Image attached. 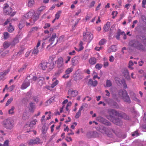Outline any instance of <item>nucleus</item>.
<instances>
[{"label":"nucleus","mask_w":146,"mask_h":146,"mask_svg":"<svg viewBox=\"0 0 146 146\" xmlns=\"http://www.w3.org/2000/svg\"><path fill=\"white\" fill-rule=\"evenodd\" d=\"M34 14V11H30L23 15V18L24 20L27 19L32 17L31 19L29 20V23L26 21L27 26L33 25L35 22L38 19L39 15L38 14L36 13L35 15Z\"/></svg>","instance_id":"nucleus-1"},{"label":"nucleus","mask_w":146,"mask_h":146,"mask_svg":"<svg viewBox=\"0 0 146 146\" xmlns=\"http://www.w3.org/2000/svg\"><path fill=\"white\" fill-rule=\"evenodd\" d=\"M141 42L145 46L142 45L141 43L137 41H134L130 42V45L132 47L135 48L137 49L141 50H146V37L141 36L140 37Z\"/></svg>","instance_id":"nucleus-2"},{"label":"nucleus","mask_w":146,"mask_h":146,"mask_svg":"<svg viewBox=\"0 0 146 146\" xmlns=\"http://www.w3.org/2000/svg\"><path fill=\"white\" fill-rule=\"evenodd\" d=\"M15 120L13 118L9 117L4 120L3 126L7 129L12 130L15 125Z\"/></svg>","instance_id":"nucleus-3"},{"label":"nucleus","mask_w":146,"mask_h":146,"mask_svg":"<svg viewBox=\"0 0 146 146\" xmlns=\"http://www.w3.org/2000/svg\"><path fill=\"white\" fill-rule=\"evenodd\" d=\"M119 96L125 102L130 103L131 101L127 92L125 90H121L119 92Z\"/></svg>","instance_id":"nucleus-4"},{"label":"nucleus","mask_w":146,"mask_h":146,"mask_svg":"<svg viewBox=\"0 0 146 146\" xmlns=\"http://www.w3.org/2000/svg\"><path fill=\"white\" fill-rule=\"evenodd\" d=\"M12 9L9 7V5L7 4H4L3 8L4 13L5 15H10L11 16H13L15 14V13H12Z\"/></svg>","instance_id":"nucleus-5"},{"label":"nucleus","mask_w":146,"mask_h":146,"mask_svg":"<svg viewBox=\"0 0 146 146\" xmlns=\"http://www.w3.org/2000/svg\"><path fill=\"white\" fill-rule=\"evenodd\" d=\"M83 40L84 41H88L90 42L92 39L93 36L92 33L87 32L86 33H83Z\"/></svg>","instance_id":"nucleus-6"},{"label":"nucleus","mask_w":146,"mask_h":146,"mask_svg":"<svg viewBox=\"0 0 146 146\" xmlns=\"http://www.w3.org/2000/svg\"><path fill=\"white\" fill-rule=\"evenodd\" d=\"M97 130L104 134L110 135L111 134L108 133V131H111V130L110 128H107L102 125H100L96 128Z\"/></svg>","instance_id":"nucleus-7"},{"label":"nucleus","mask_w":146,"mask_h":146,"mask_svg":"<svg viewBox=\"0 0 146 146\" xmlns=\"http://www.w3.org/2000/svg\"><path fill=\"white\" fill-rule=\"evenodd\" d=\"M57 68L60 70H62L64 68L63 60L62 58L60 57L56 61Z\"/></svg>","instance_id":"nucleus-8"},{"label":"nucleus","mask_w":146,"mask_h":146,"mask_svg":"<svg viewBox=\"0 0 146 146\" xmlns=\"http://www.w3.org/2000/svg\"><path fill=\"white\" fill-rule=\"evenodd\" d=\"M119 112L113 109H110L108 110V113L109 114L110 116H107V117L110 119V118L113 115L118 116Z\"/></svg>","instance_id":"nucleus-9"},{"label":"nucleus","mask_w":146,"mask_h":146,"mask_svg":"<svg viewBox=\"0 0 146 146\" xmlns=\"http://www.w3.org/2000/svg\"><path fill=\"white\" fill-rule=\"evenodd\" d=\"M29 77V76L27 77L24 81L21 86V89H25L30 85V82L29 81V79H28Z\"/></svg>","instance_id":"nucleus-10"},{"label":"nucleus","mask_w":146,"mask_h":146,"mask_svg":"<svg viewBox=\"0 0 146 146\" xmlns=\"http://www.w3.org/2000/svg\"><path fill=\"white\" fill-rule=\"evenodd\" d=\"M30 145H33L34 144H38L40 143V140L39 138H36L35 139H30L28 142Z\"/></svg>","instance_id":"nucleus-11"},{"label":"nucleus","mask_w":146,"mask_h":146,"mask_svg":"<svg viewBox=\"0 0 146 146\" xmlns=\"http://www.w3.org/2000/svg\"><path fill=\"white\" fill-rule=\"evenodd\" d=\"M40 41L38 40V43L36 47H35L34 49L31 50L32 54L34 55H36L38 52V47L40 46Z\"/></svg>","instance_id":"nucleus-12"},{"label":"nucleus","mask_w":146,"mask_h":146,"mask_svg":"<svg viewBox=\"0 0 146 146\" xmlns=\"http://www.w3.org/2000/svg\"><path fill=\"white\" fill-rule=\"evenodd\" d=\"M71 62L72 66H76L79 63L78 58L74 57L72 59Z\"/></svg>","instance_id":"nucleus-13"},{"label":"nucleus","mask_w":146,"mask_h":146,"mask_svg":"<svg viewBox=\"0 0 146 146\" xmlns=\"http://www.w3.org/2000/svg\"><path fill=\"white\" fill-rule=\"evenodd\" d=\"M112 121L116 125H122V122L121 120L119 118L113 119Z\"/></svg>","instance_id":"nucleus-14"},{"label":"nucleus","mask_w":146,"mask_h":146,"mask_svg":"<svg viewBox=\"0 0 146 146\" xmlns=\"http://www.w3.org/2000/svg\"><path fill=\"white\" fill-rule=\"evenodd\" d=\"M84 105L82 104L80 108L78 111L77 112L75 115V117L76 119L78 118L81 115V111L84 108Z\"/></svg>","instance_id":"nucleus-15"},{"label":"nucleus","mask_w":146,"mask_h":146,"mask_svg":"<svg viewBox=\"0 0 146 146\" xmlns=\"http://www.w3.org/2000/svg\"><path fill=\"white\" fill-rule=\"evenodd\" d=\"M69 95L72 97H74L76 96L78 94V92L76 90H69L68 91Z\"/></svg>","instance_id":"nucleus-16"},{"label":"nucleus","mask_w":146,"mask_h":146,"mask_svg":"<svg viewBox=\"0 0 146 146\" xmlns=\"http://www.w3.org/2000/svg\"><path fill=\"white\" fill-rule=\"evenodd\" d=\"M48 63L46 62H43L39 65V68L42 70H44L47 67Z\"/></svg>","instance_id":"nucleus-17"},{"label":"nucleus","mask_w":146,"mask_h":146,"mask_svg":"<svg viewBox=\"0 0 146 146\" xmlns=\"http://www.w3.org/2000/svg\"><path fill=\"white\" fill-rule=\"evenodd\" d=\"M9 70V69L5 71L4 72H2L0 73V79L3 80L4 79L5 76L7 74Z\"/></svg>","instance_id":"nucleus-18"},{"label":"nucleus","mask_w":146,"mask_h":146,"mask_svg":"<svg viewBox=\"0 0 146 146\" xmlns=\"http://www.w3.org/2000/svg\"><path fill=\"white\" fill-rule=\"evenodd\" d=\"M123 73L125 78L128 80H129L130 78L129 75V73L128 70L127 69H124L123 71Z\"/></svg>","instance_id":"nucleus-19"},{"label":"nucleus","mask_w":146,"mask_h":146,"mask_svg":"<svg viewBox=\"0 0 146 146\" xmlns=\"http://www.w3.org/2000/svg\"><path fill=\"white\" fill-rule=\"evenodd\" d=\"M88 84L93 86H96L98 84V82L96 80L93 81L92 80L90 79L88 82Z\"/></svg>","instance_id":"nucleus-20"},{"label":"nucleus","mask_w":146,"mask_h":146,"mask_svg":"<svg viewBox=\"0 0 146 146\" xmlns=\"http://www.w3.org/2000/svg\"><path fill=\"white\" fill-rule=\"evenodd\" d=\"M119 115H118V117H120L122 118H123L125 119H129V117L125 114L121 112H119Z\"/></svg>","instance_id":"nucleus-21"},{"label":"nucleus","mask_w":146,"mask_h":146,"mask_svg":"<svg viewBox=\"0 0 146 146\" xmlns=\"http://www.w3.org/2000/svg\"><path fill=\"white\" fill-rule=\"evenodd\" d=\"M56 79L55 78H54L52 80V81L53 82L51 86L52 88H54L58 83V80H56Z\"/></svg>","instance_id":"nucleus-22"},{"label":"nucleus","mask_w":146,"mask_h":146,"mask_svg":"<svg viewBox=\"0 0 146 146\" xmlns=\"http://www.w3.org/2000/svg\"><path fill=\"white\" fill-rule=\"evenodd\" d=\"M110 22H108L107 23L106 25L104 26V31L105 32L108 31L110 27Z\"/></svg>","instance_id":"nucleus-23"},{"label":"nucleus","mask_w":146,"mask_h":146,"mask_svg":"<svg viewBox=\"0 0 146 146\" xmlns=\"http://www.w3.org/2000/svg\"><path fill=\"white\" fill-rule=\"evenodd\" d=\"M117 50L116 48L115 45H112L110 47L108 50L109 53L111 52H115Z\"/></svg>","instance_id":"nucleus-24"},{"label":"nucleus","mask_w":146,"mask_h":146,"mask_svg":"<svg viewBox=\"0 0 146 146\" xmlns=\"http://www.w3.org/2000/svg\"><path fill=\"white\" fill-rule=\"evenodd\" d=\"M44 78L42 77H40L38 78V83L40 86H42L43 84V81L44 80Z\"/></svg>","instance_id":"nucleus-25"},{"label":"nucleus","mask_w":146,"mask_h":146,"mask_svg":"<svg viewBox=\"0 0 146 146\" xmlns=\"http://www.w3.org/2000/svg\"><path fill=\"white\" fill-rule=\"evenodd\" d=\"M110 129L111 130V131H108V133H109L111 134L110 135H108V134H106L108 136L110 137H112L113 136L112 133H114L116 135H118V134L117 133V132L116 131H115L114 130H113V129L110 128Z\"/></svg>","instance_id":"nucleus-26"},{"label":"nucleus","mask_w":146,"mask_h":146,"mask_svg":"<svg viewBox=\"0 0 146 146\" xmlns=\"http://www.w3.org/2000/svg\"><path fill=\"white\" fill-rule=\"evenodd\" d=\"M47 67L50 70L53 69L54 67V64L53 62L48 63Z\"/></svg>","instance_id":"nucleus-27"},{"label":"nucleus","mask_w":146,"mask_h":146,"mask_svg":"<svg viewBox=\"0 0 146 146\" xmlns=\"http://www.w3.org/2000/svg\"><path fill=\"white\" fill-rule=\"evenodd\" d=\"M89 61L90 64L92 65L94 64L96 62V59L94 58H92L90 59Z\"/></svg>","instance_id":"nucleus-28"},{"label":"nucleus","mask_w":146,"mask_h":146,"mask_svg":"<svg viewBox=\"0 0 146 146\" xmlns=\"http://www.w3.org/2000/svg\"><path fill=\"white\" fill-rule=\"evenodd\" d=\"M56 37V34L55 33H53L51 37L50 38L49 40V41L52 42L50 44H52L53 43V42L54 41V39Z\"/></svg>","instance_id":"nucleus-29"},{"label":"nucleus","mask_w":146,"mask_h":146,"mask_svg":"<svg viewBox=\"0 0 146 146\" xmlns=\"http://www.w3.org/2000/svg\"><path fill=\"white\" fill-rule=\"evenodd\" d=\"M11 44V43L10 42L5 41L3 43V46L6 49L9 47Z\"/></svg>","instance_id":"nucleus-30"},{"label":"nucleus","mask_w":146,"mask_h":146,"mask_svg":"<svg viewBox=\"0 0 146 146\" xmlns=\"http://www.w3.org/2000/svg\"><path fill=\"white\" fill-rule=\"evenodd\" d=\"M37 120L36 119H35L31 121L29 124V126L30 127H33L34 125H35L36 123L37 122Z\"/></svg>","instance_id":"nucleus-31"},{"label":"nucleus","mask_w":146,"mask_h":146,"mask_svg":"<svg viewBox=\"0 0 146 146\" xmlns=\"http://www.w3.org/2000/svg\"><path fill=\"white\" fill-rule=\"evenodd\" d=\"M14 30V27L11 24L9 25V26L7 28L8 31L10 32L11 33Z\"/></svg>","instance_id":"nucleus-32"},{"label":"nucleus","mask_w":146,"mask_h":146,"mask_svg":"<svg viewBox=\"0 0 146 146\" xmlns=\"http://www.w3.org/2000/svg\"><path fill=\"white\" fill-rule=\"evenodd\" d=\"M25 22L22 20L21 21L19 24V28L20 29H22L25 25Z\"/></svg>","instance_id":"nucleus-33"},{"label":"nucleus","mask_w":146,"mask_h":146,"mask_svg":"<svg viewBox=\"0 0 146 146\" xmlns=\"http://www.w3.org/2000/svg\"><path fill=\"white\" fill-rule=\"evenodd\" d=\"M73 70V67H72L68 68L65 71L66 74H70Z\"/></svg>","instance_id":"nucleus-34"},{"label":"nucleus","mask_w":146,"mask_h":146,"mask_svg":"<svg viewBox=\"0 0 146 146\" xmlns=\"http://www.w3.org/2000/svg\"><path fill=\"white\" fill-rule=\"evenodd\" d=\"M61 13V11H58L55 15V19H58L60 17V14Z\"/></svg>","instance_id":"nucleus-35"},{"label":"nucleus","mask_w":146,"mask_h":146,"mask_svg":"<svg viewBox=\"0 0 146 146\" xmlns=\"http://www.w3.org/2000/svg\"><path fill=\"white\" fill-rule=\"evenodd\" d=\"M30 108L29 110L30 111H32V109L35 108L34 104L32 102H30L29 103Z\"/></svg>","instance_id":"nucleus-36"},{"label":"nucleus","mask_w":146,"mask_h":146,"mask_svg":"<svg viewBox=\"0 0 146 146\" xmlns=\"http://www.w3.org/2000/svg\"><path fill=\"white\" fill-rule=\"evenodd\" d=\"M34 4V0H28V5L29 7H32Z\"/></svg>","instance_id":"nucleus-37"},{"label":"nucleus","mask_w":146,"mask_h":146,"mask_svg":"<svg viewBox=\"0 0 146 146\" xmlns=\"http://www.w3.org/2000/svg\"><path fill=\"white\" fill-rule=\"evenodd\" d=\"M83 42L82 41H80L79 44V48L78 49V52L80 51L83 49L84 47L83 46Z\"/></svg>","instance_id":"nucleus-38"},{"label":"nucleus","mask_w":146,"mask_h":146,"mask_svg":"<svg viewBox=\"0 0 146 146\" xmlns=\"http://www.w3.org/2000/svg\"><path fill=\"white\" fill-rule=\"evenodd\" d=\"M19 42V40L17 38L15 39L11 43V45L12 46H14L16 44L18 43Z\"/></svg>","instance_id":"nucleus-39"},{"label":"nucleus","mask_w":146,"mask_h":146,"mask_svg":"<svg viewBox=\"0 0 146 146\" xmlns=\"http://www.w3.org/2000/svg\"><path fill=\"white\" fill-rule=\"evenodd\" d=\"M111 85L112 83L109 80H107L106 82V87H111Z\"/></svg>","instance_id":"nucleus-40"},{"label":"nucleus","mask_w":146,"mask_h":146,"mask_svg":"<svg viewBox=\"0 0 146 146\" xmlns=\"http://www.w3.org/2000/svg\"><path fill=\"white\" fill-rule=\"evenodd\" d=\"M48 129L47 127L46 126H43L42 129V132L43 133H45Z\"/></svg>","instance_id":"nucleus-41"},{"label":"nucleus","mask_w":146,"mask_h":146,"mask_svg":"<svg viewBox=\"0 0 146 146\" xmlns=\"http://www.w3.org/2000/svg\"><path fill=\"white\" fill-rule=\"evenodd\" d=\"M133 64H134L133 63V61L132 60H130L129 61V68L131 70L133 69V68L132 67V66H133Z\"/></svg>","instance_id":"nucleus-42"},{"label":"nucleus","mask_w":146,"mask_h":146,"mask_svg":"<svg viewBox=\"0 0 146 146\" xmlns=\"http://www.w3.org/2000/svg\"><path fill=\"white\" fill-rule=\"evenodd\" d=\"M15 109V107L13 106L11 107V109L9 111V114H12L14 113V110Z\"/></svg>","instance_id":"nucleus-43"},{"label":"nucleus","mask_w":146,"mask_h":146,"mask_svg":"<svg viewBox=\"0 0 146 146\" xmlns=\"http://www.w3.org/2000/svg\"><path fill=\"white\" fill-rule=\"evenodd\" d=\"M13 100V98H11L7 100L6 103V106H7L9 104H10L12 101Z\"/></svg>","instance_id":"nucleus-44"},{"label":"nucleus","mask_w":146,"mask_h":146,"mask_svg":"<svg viewBox=\"0 0 146 146\" xmlns=\"http://www.w3.org/2000/svg\"><path fill=\"white\" fill-rule=\"evenodd\" d=\"M9 37V34L7 32H5L4 33V38L7 39Z\"/></svg>","instance_id":"nucleus-45"},{"label":"nucleus","mask_w":146,"mask_h":146,"mask_svg":"<svg viewBox=\"0 0 146 146\" xmlns=\"http://www.w3.org/2000/svg\"><path fill=\"white\" fill-rule=\"evenodd\" d=\"M97 119L100 121L101 122L104 123V121L105 119L101 117H98L97 118Z\"/></svg>","instance_id":"nucleus-46"},{"label":"nucleus","mask_w":146,"mask_h":146,"mask_svg":"<svg viewBox=\"0 0 146 146\" xmlns=\"http://www.w3.org/2000/svg\"><path fill=\"white\" fill-rule=\"evenodd\" d=\"M102 64H97L95 66L96 68L100 70L102 67Z\"/></svg>","instance_id":"nucleus-47"},{"label":"nucleus","mask_w":146,"mask_h":146,"mask_svg":"<svg viewBox=\"0 0 146 146\" xmlns=\"http://www.w3.org/2000/svg\"><path fill=\"white\" fill-rule=\"evenodd\" d=\"M106 42V40L104 39H102L99 42V44L102 45L104 44Z\"/></svg>","instance_id":"nucleus-48"},{"label":"nucleus","mask_w":146,"mask_h":146,"mask_svg":"<svg viewBox=\"0 0 146 146\" xmlns=\"http://www.w3.org/2000/svg\"><path fill=\"white\" fill-rule=\"evenodd\" d=\"M121 30L120 29H118L117 31V35L116 36V38L117 39H119L120 38V35Z\"/></svg>","instance_id":"nucleus-49"},{"label":"nucleus","mask_w":146,"mask_h":146,"mask_svg":"<svg viewBox=\"0 0 146 146\" xmlns=\"http://www.w3.org/2000/svg\"><path fill=\"white\" fill-rule=\"evenodd\" d=\"M27 66V65L25 64L22 67L20 68L19 70V72H22L23 71V70L26 68Z\"/></svg>","instance_id":"nucleus-50"},{"label":"nucleus","mask_w":146,"mask_h":146,"mask_svg":"<svg viewBox=\"0 0 146 146\" xmlns=\"http://www.w3.org/2000/svg\"><path fill=\"white\" fill-rule=\"evenodd\" d=\"M9 142L8 140H7L4 141L3 143V146H9Z\"/></svg>","instance_id":"nucleus-51"},{"label":"nucleus","mask_w":146,"mask_h":146,"mask_svg":"<svg viewBox=\"0 0 146 146\" xmlns=\"http://www.w3.org/2000/svg\"><path fill=\"white\" fill-rule=\"evenodd\" d=\"M45 7L44 6H42L40 7L38 9V11L41 12L44 10L45 9Z\"/></svg>","instance_id":"nucleus-52"},{"label":"nucleus","mask_w":146,"mask_h":146,"mask_svg":"<svg viewBox=\"0 0 146 146\" xmlns=\"http://www.w3.org/2000/svg\"><path fill=\"white\" fill-rule=\"evenodd\" d=\"M93 79L95 80L96 78L97 77V73L96 72H95L94 71L93 73Z\"/></svg>","instance_id":"nucleus-53"},{"label":"nucleus","mask_w":146,"mask_h":146,"mask_svg":"<svg viewBox=\"0 0 146 146\" xmlns=\"http://www.w3.org/2000/svg\"><path fill=\"white\" fill-rule=\"evenodd\" d=\"M68 54L70 55H74L76 54V52L75 50H73L72 51L69 52H68Z\"/></svg>","instance_id":"nucleus-54"},{"label":"nucleus","mask_w":146,"mask_h":146,"mask_svg":"<svg viewBox=\"0 0 146 146\" xmlns=\"http://www.w3.org/2000/svg\"><path fill=\"white\" fill-rule=\"evenodd\" d=\"M117 11H113L112 13V15L113 16V18H114L117 15Z\"/></svg>","instance_id":"nucleus-55"},{"label":"nucleus","mask_w":146,"mask_h":146,"mask_svg":"<svg viewBox=\"0 0 146 146\" xmlns=\"http://www.w3.org/2000/svg\"><path fill=\"white\" fill-rule=\"evenodd\" d=\"M71 57L70 56H67L66 58V60L65 61L66 64H67L68 62L70 60Z\"/></svg>","instance_id":"nucleus-56"},{"label":"nucleus","mask_w":146,"mask_h":146,"mask_svg":"<svg viewBox=\"0 0 146 146\" xmlns=\"http://www.w3.org/2000/svg\"><path fill=\"white\" fill-rule=\"evenodd\" d=\"M121 82L122 83V84L124 86V88H127V85H126V84H125V80H122L121 81Z\"/></svg>","instance_id":"nucleus-57"},{"label":"nucleus","mask_w":146,"mask_h":146,"mask_svg":"<svg viewBox=\"0 0 146 146\" xmlns=\"http://www.w3.org/2000/svg\"><path fill=\"white\" fill-rule=\"evenodd\" d=\"M146 3V0H143L142 1V7H145V5Z\"/></svg>","instance_id":"nucleus-58"},{"label":"nucleus","mask_w":146,"mask_h":146,"mask_svg":"<svg viewBox=\"0 0 146 146\" xmlns=\"http://www.w3.org/2000/svg\"><path fill=\"white\" fill-rule=\"evenodd\" d=\"M50 26V25L49 23H46L44 27V29H46L49 27Z\"/></svg>","instance_id":"nucleus-59"},{"label":"nucleus","mask_w":146,"mask_h":146,"mask_svg":"<svg viewBox=\"0 0 146 146\" xmlns=\"http://www.w3.org/2000/svg\"><path fill=\"white\" fill-rule=\"evenodd\" d=\"M95 2L94 1H93L91 2L89 6V8H91L93 7L95 4Z\"/></svg>","instance_id":"nucleus-60"},{"label":"nucleus","mask_w":146,"mask_h":146,"mask_svg":"<svg viewBox=\"0 0 146 146\" xmlns=\"http://www.w3.org/2000/svg\"><path fill=\"white\" fill-rule=\"evenodd\" d=\"M33 100L35 102H37L38 101V98L36 96H34L33 97Z\"/></svg>","instance_id":"nucleus-61"},{"label":"nucleus","mask_w":146,"mask_h":146,"mask_svg":"<svg viewBox=\"0 0 146 146\" xmlns=\"http://www.w3.org/2000/svg\"><path fill=\"white\" fill-rule=\"evenodd\" d=\"M138 135V133L137 131H135L132 134V136H137Z\"/></svg>","instance_id":"nucleus-62"},{"label":"nucleus","mask_w":146,"mask_h":146,"mask_svg":"<svg viewBox=\"0 0 146 146\" xmlns=\"http://www.w3.org/2000/svg\"><path fill=\"white\" fill-rule=\"evenodd\" d=\"M62 72V70H60V71H58L55 73V76H59V75L60 74L61 72Z\"/></svg>","instance_id":"nucleus-63"},{"label":"nucleus","mask_w":146,"mask_h":146,"mask_svg":"<svg viewBox=\"0 0 146 146\" xmlns=\"http://www.w3.org/2000/svg\"><path fill=\"white\" fill-rule=\"evenodd\" d=\"M114 60V58L113 56H111L110 57L109 60L111 62H113Z\"/></svg>","instance_id":"nucleus-64"}]
</instances>
